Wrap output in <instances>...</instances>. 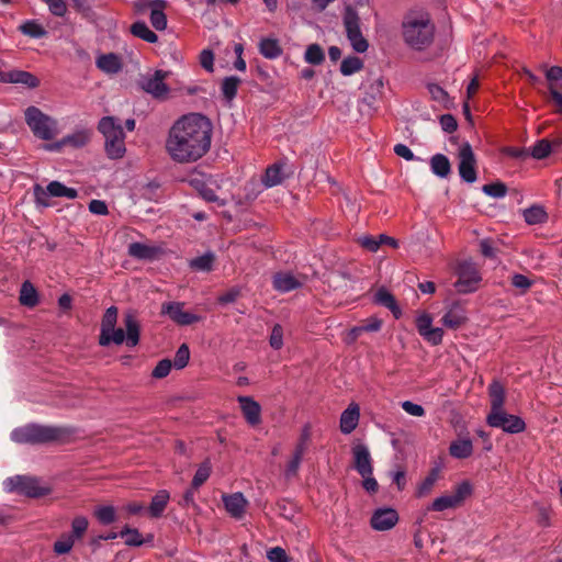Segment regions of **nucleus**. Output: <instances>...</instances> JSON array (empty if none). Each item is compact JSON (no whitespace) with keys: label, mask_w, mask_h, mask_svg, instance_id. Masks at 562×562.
Wrapping results in <instances>:
<instances>
[{"label":"nucleus","mask_w":562,"mask_h":562,"mask_svg":"<svg viewBox=\"0 0 562 562\" xmlns=\"http://www.w3.org/2000/svg\"><path fill=\"white\" fill-rule=\"evenodd\" d=\"M211 139L210 120L202 114L192 113L182 116L171 126L166 140V150L177 162H194L209 151Z\"/></svg>","instance_id":"1"},{"label":"nucleus","mask_w":562,"mask_h":562,"mask_svg":"<svg viewBox=\"0 0 562 562\" xmlns=\"http://www.w3.org/2000/svg\"><path fill=\"white\" fill-rule=\"evenodd\" d=\"M434 32L435 27L425 11H409L403 19V38L412 48L423 49L428 46L432 41Z\"/></svg>","instance_id":"2"},{"label":"nucleus","mask_w":562,"mask_h":562,"mask_svg":"<svg viewBox=\"0 0 562 562\" xmlns=\"http://www.w3.org/2000/svg\"><path fill=\"white\" fill-rule=\"evenodd\" d=\"M65 436L66 431L60 427L38 424H29L11 432V439L16 443H46L59 441Z\"/></svg>","instance_id":"3"},{"label":"nucleus","mask_w":562,"mask_h":562,"mask_svg":"<svg viewBox=\"0 0 562 562\" xmlns=\"http://www.w3.org/2000/svg\"><path fill=\"white\" fill-rule=\"evenodd\" d=\"M99 131L103 135L105 143V151L109 158L120 159L125 155V134L120 122L112 117L105 116L99 122Z\"/></svg>","instance_id":"4"},{"label":"nucleus","mask_w":562,"mask_h":562,"mask_svg":"<svg viewBox=\"0 0 562 562\" xmlns=\"http://www.w3.org/2000/svg\"><path fill=\"white\" fill-rule=\"evenodd\" d=\"M24 120L33 135L40 139L52 140L59 133L58 122L37 106H27Z\"/></svg>","instance_id":"5"},{"label":"nucleus","mask_w":562,"mask_h":562,"mask_svg":"<svg viewBox=\"0 0 562 562\" xmlns=\"http://www.w3.org/2000/svg\"><path fill=\"white\" fill-rule=\"evenodd\" d=\"M124 326L126 334L122 328H111L108 331L100 333L99 344L103 347L110 344L121 345L124 341L130 347H135L139 342L140 326L136 317L132 313L124 316Z\"/></svg>","instance_id":"6"},{"label":"nucleus","mask_w":562,"mask_h":562,"mask_svg":"<svg viewBox=\"0 0 562 562\" xmlns=\"http://www.w3.org/2000/svg\"><path fill=\"white\" fill-rule=\"evenodd\" d=\"M2 485L7 492H15L30 497L45 496L50 493L48 485L42 484L36 477L25 475L8 477L3 481Z\"/></svg>","instance_id":"7"},{"label":"nucleus","mask_w":562,"mask_h":562,"mask_svg":"<svg viewBox=\"0 0 562 562\" xmlns=\"http://www.w3.org/2000/svg\"><path fill=\"white\" fill-rule=\"evenodd\" d=\"M457 281L454 286L459 293H471L479 289L481 283V274L476 266L470 261L464 260L459 262L454 268Z\"/></svg>","instance_id":"8"},{"label":"nucleus","mask_w":562,"mask_h":562,"mask_svg":"<svg viewBox=\"0 0 562 562\" xmlns=\"http://www.w3.org/2000/svg\"><path fill=\"white\" fill-rule=\"evenodd\" d=\"M486 423L493 428H499L507 434H519L526 429L524 419L519 416L508 414L505 409L497 413H488Z\"/></svg>","instance_id":"9"},{"label":"nucleus","mask_w":562,"mask_h":562,"mask_svg":"<svg viewBox=\"0 0 562 562\" xmlns=\"http://www.w3.org/2000/svg\"><path fill=\"white\" fill-rule=\"evenodd\" d=\"M344 25L352 48L358 53H364L369 45L360 31L359 16L351 8L346 9Z\"/></svg>","instance_id":"10"},{"label":"nucleus","mask_w":562,"mask_h":562,"mask_svg":"<svg viewBox=\"0 0 562 562\" xmlns=\"http://www.w3.org/2000/svg\"><path fill=\"white\" fill-rule=\"evenodd\" d=\"M168 72L156 70L148 72L140 78V88L156 99H166L169 94V87L165 83Z\"/></svg>","instance_id":"11"},{"label":"nucleus","mask_w":562,"mask_h":562,"mask_svg":"<svg viewBox=\"0 0 562 562\" xmlns=\"http://www.w3.org/2000/svg\"><path fill=\"white\" fill-rule=\"evenodd\" d=\"M458 159L460 177L468 183L475 182V156L469 143L465 142L459 146Z\"/></svg>","instance_id":"12"},{"label":"nucleus","mask_w":562,"mask_h":562,"mask_svg":"<svg viewBox=\"0 0 562 562\" xmlns=\"http://www.w3.org/2000/svg\"><path fill=\"white\" fill-rule=\"evenodd\" d=\"M432 316L427 312H422L416 317V328L418 334L430 345L437 346L442 342L443 329L432 326Z\"/></svg>","instance_id":"13"},{"label":"nucleus","mask_w":562,"mask_h":562,"mask_svg":"<svg viewBox=\"0 0 562 562\" xmlns=\"http://www.w3.org/2000/svg\"><path fill=\"white\" fill-rule=\"evenodd\" d=\"M398 521V514L394 508L383 507L373 512L371 527L378 531L392 529Z\"/></svg>","instance_id":"14"},{"label":"nucleus","mask_w":562,"mask_h":562,"mask_svg":"<svg viewBox=\"0 0 562 562\" xmlns=\"http://www.w3.org/2000/svg\"><path fill=\"white\" fill-rule=\"evenodd\" d=\"M161 313L168 315L175 323L182 326L191 325L201 319L198 315L186 312L183 310V304L178 302L162 304Z\"/></svg>","instance_id":"15"},{"label":"nucleus","mask_w":562,"mask_h":562,"mask_svg":"<svg viewBox=\"0 0 562 562\" xmlns=\"http://www.w3.org/2000/svg\"><path fill=\"white\" fill-rule=\"evenodd\" d=\"M222 501L226 512L235 519H241L248 507V501L240 492L223 494Z\"/></svg>","instance_id":"16"},{"label":"nucleus","mask_w":562,"mask_h":562,"mask_svg":"<svg viewBox=\"0 0 562 562\" xmlns=\"http://www.w3.org/2000/svg\"><path fill=\"white\" fill-rule=\"evenodd\" d=\"M353 465L360 475H369L373 472L372 459L367 446L358 443L352 448Z\"/></svg>","instance_id":"17"},{"label":"nucleus","mask_w":562,"mask_h":562,"mask_svg":"<svg viewBox=\"0 0 562 562\" xmlns=\"http://www.w3.org/2000/svg\"><path fill=\"white\" fill-rule=\"evenodd\" d=\"M123 65V58L115 53L99 54L95 58L97 68L109 76L119 74Z\"/></svg>","instance_id":"18"},{"label":"nucleus","mask_w":562,"mask_h":562,"mask_svg":"<svg viewBox=\"0 0 562 562\" xmlns=\"http://www.w3.org/2000/svg\"><path fill=\"white\" fill-rule=\"evenodd\" d=\"M467 321V312L464 307L458 303L449 305L441 318L442 325L449 329H458L464 325Z\"/></svg>","instance_id":"19"},{"label":"nucleus","mask_w":562,"mask_h":562,"mask_svg":"<svg viewBox=\"0 0 562 562\" xmlns=\"http://www.w3.org/2000/svg\"><path fill=\"white\" fill-rule=\"evenodd\" d=\"M360 419V407L352 402L341 413L339 420L340 431L345 435L351 434L358 426Z\"/></svg>","instance_id":"20"},{"label":"nucleus","mask_w":562,"mask_h":562,"mask_svg":"<svg viewBox=\"0 0 562 562\" xmlns=\"http://www.w3.org/2000/svg\"><path fill=\"white\" fill-rule=\"evenodd\" d=\"M237 401L247 423L251 426L258 425L261 422V407L259 403L250 396H238Z\"/></svg>","instance_id":"21"},{"label":"nucleus","mask_w":562,"mask_h":562,"mask_svg":"<svg viewBox=\"0 0 562 562\" xmlns=\"http://www.w3.org/2000/svg\"><path fill=\"white\" fill-rule=\"evenodd\" d=\"M272 283L277 291L285 293L300 288L303 284V280L290 272H278L273 276Z\"/></svg>","instance_id":"22"},{"label":"nucleus","mask_w":562,"mask_h":562,"mask_svg":"<svg viewBox=\"0 0 562 562\" xmlns=\"http://www.w3.org/2000/svg\"><path fill=\"white\" fill-rule=\"evenodd\" d=\"M167 5L166 0H153L150 7V23L157 31H162L167 27V18L164 10Z\"/></svg>","instance_id":"23"},{"label":"nucleus","mask_w":562,"mask_h":562,"mask_svg":"<svg viewBox=\"0 0 562 562\" xmlns=\"http://www.w3.org/2000/svg\"><path fill=\"white\" fill-rule=\"evenodd\" d=\"M2 80L11 83H21L27 88H36L40 83L38 79L31 72L16 69L5 72Z\"/></svg>","instance_id":"24"},{"label":"nucleus","mask_w":562,"mask_h":562,"mask_svg":"<svg viewBox=\"0 0 562 562\" xmlns=\"http://www.w3.org/2000/svg\"><path fill=\"white\" fill-rule=\"evenodd\" d=\"M488 395L491 402L490 413H497L499 411H504L505 389L499 382L494 381L493 383L490 384Z\"/></svg>","instance_id":"25"},{"label":"nucleus","mask_w":562,"mask_h":562,"mask_svg":"<svg viewBox=\"0 0 562 562\" xmlns=\"http://www.w3.org/2000/svg\"><path fill=\"white\" fill-rule=\"evenodd\" d=\"M449 453L456 459H465L473 453V443L469 438H461L450 443Z\"/></svg>","instance_id":"26"},{"label":"nucleus","mask_w":562,"mask_h":562,"mask_svg":"<svg viewBox=\"0 0 562 562\" xmlns=\"http://www.w3.org/2000/svg\"><path fill=\"white\" fill-rule=\"evenodd\" d=\"M169 498L170 495L166 490L158 491L156 495L151 498L148 508L149 516L154 518L160 517L167 507Z\"/></svg>","instance_id":"27"},{"label":"nucleus","mask_w":562,"mask_h":562,"mask_svg":"<svg viewBox=\"0 0 562 562\" xmlns=\"http://www.w3.org/2000/svg\"><path fill=\"white\" fill-rule=\"evenodd\" d=\"M158 251V248L142 243H132L128 246V255L136 259H153Z\"/></svg>","instance_id":"28"},{"label":"nucleus","mask_w":562,"mask_h":562,"mask_svg":"<svg viewBox=\"0 0 562 562\" xmlns=\"http://www.w3.org/2000/svg\"><path fill=\"white\" fill-rule=\"evenodd\" d=\"M375 302L387 307L396 318L402 314L394 296L385 289H379L374 295Z\"/></svg>","instance_id":"29"},{"label":"nucleus","mask_w":562,"mask_h":562,"mask_svg":"<svg viewBox=\"0 0 562 562\" xmlns=\"http://www.w3.org/2000/svg\"><path fill=\"white\" fill-rule=\"evenodd\" d=\"M19 31L32 38H42L47 35L45 27L36 20H27L19 26Z\"/></svg>","instance_id":"30"},{"label":"nucleus","mask_w":562,"mask_h":562,"mask_svg":"<svg viewBox=\"0 0 562 562\" xmlns=\"http://www.w3.org/2000/svg\"><path fill=\"white\" fill-rule=\"evenodd\" d=\"M91 138V131L81 128L77 130L71 134H68L64 137V143H66V146H70L74 148H80L83 147Z\"/></svg>","instance_id":"31"},{"label":"nucleus","mask_w":562,"mask_h":562,"mask_svg":"<svg viewBox=\"0 0 562 562\" xmlns=\"http://www.w3.org/2000/svg\"><path fill=\"white\" fill-rule=\"evenodd\" d=\"M47 191L50 196L56 198H66L69 200H74L77 198L78 192L74 188L66 187L59 181H52L47 184Z\"/></svg>","instance_id":"32"},{"label":"nucleus","mask_w":562,"mask_h":562,"mask_svg":"<svg viewBox=\"0 0 562 562\" xmlns=\"http://www.w3.org/2000/svg\"><path fill=\"white\" fill-rule=\"evenodd\" d=\"M259 52L266 58L274 59L281 55L282 49L277 40L267 37L260 41Z\"/></svg>","instance_id":"33"},{"label":"nucleus","mask_w":562,"mask_h":562,"mask_svg":"<svg viewBox=\"0 0 562 562\" xmlns=\"http://www.w3.org/2000/svg\"><path fill=\"white\" fill-rule=\"evenodd\" d=\"M430 168L431 171L440 178H446L451 170L449 159L442 154H437L431 157Z\"/></svg>","instance_id":"34"},{"label":"nucleus","mask_w":562,"mask_h":562,"mask_svg":"<svg viewBox=\"0 0 562 562\" xmlns=\"http://www.w3.org/2000/svg\"><path fill=\"white\" fill-rule=\"evenodd\" d=\"M439 477L438 470H431L430 473L417 485L416 497L423 498L431 493Z\"/></svg>","instance_id":"35"},{"label":"nucleus","mask_w":562,"mask_h":562,"mask_svg":"<svg viewBox=\"0 0 562 562\" xmlns=\"http://www.w3.org/2000/svg\"><path fill=\"white\" fill-rule=\"evenodd\" d=\"M20 302L24 306L33 307L38 302V295L36 289L29 281H25L20 291Z\"/></svg>","instance_id":"36"},{"label":"nucleus","mask_w":562,"mask_h":562,"mask_svg":"<svg viewBox=\"0 0 562 562\" xmlns=\"http://www.w3.org/2000/svg\"><path fill=\"white\" fill-rule=\"evenodd\" d=\"M131 32L134 36L139 37L148 43H156L157 35L148 27L143 21H137L131 26Z\"/></svg>","instance_id":"37"},{"label":"nucleus","mask_w":562,"mask_h":562,"mask_svg":"<svg viewBox=\"0 0 562 562\" xmlns=\"http://www.w3.org/2000/svg\"><path fill=\"white\" fill-rule=\"evenodd\" d=\"M283 172L282 168L278 165H273L269 168H267L266 173L262 178V183L266 188H272L274 186H278L283 180Z\"/></svg>","instance_id":"38"},{"label":"nucleus","mask_w":562,"mask_h":562,"mask_svg":"<svg viewBox=\"0 0 562 562\" xmlns=\"http://www.w3.org/2000/svg\"><path fill=\"white\" fill-rule=\"evenodd\" d=\"M522 216L529 225L541 224L547 220V213L541 206H531L524 210Z\"/></svg>","instance_id":"39"},{"label":"nucleus","mask_w":562,"mask_h":562,"mask_svg":"<svg viewBox=\"0 0 562 562\" xmlns=\"http://www.w3.org/2000/svg\"><path fill=\"white\" fill-rule=\"evenodd\" d=\"M93 514L102 525H110L116 519V510L112 505L98 506Z\"/></svg>","instance_id":"40"},{"label":"nucleus","mask_w":562,"mask_h":562,"mask_svg":"<svg viewBox=\"0 0 562 562\" xmlns=\"http://www.w3.org/2000/svg\"><path fill=\"white\" fill-rule=\"evenodd\" d=\"M456 507H458V504L456 503L451 493H446L435 498L428 509L434 512H445L447 509H452Z\"/></svg>","instance_id":"41"},{"label":"nucleus","mask_w":562,"mask_h":562,"mask_svg":"<svg viewBox=\"0 0 562 562\" xmlns=\"http://www.w3.org/2000/svg\"><path fill=\"white\" fill-rule=\"evenodd\" d=\"M75 542V536H71L70 533H63L54 543V552L58 555L67 554L74 548Z\"/></svg>","instance_id":"42"},{"label":"nucleus","mask_w":562,"mask_h":562,"mask_svg":"<svg viewBox=\"0 0 562 562\" xmlns=\"http://www.w3.org/2000/svg\"><path fill=\"white\" fill-rule=\"evenodd\" d=\"M211 472L212 465L209 460L201 463L192 479V488H199L202 484H204L210 477Z\"/></svg>","instance_id":"43"},{"label":"nucleus","mask_w":562,"mask_h":562,"mask_svg":"<svg viewBox=\"0 0 562 562\" xmlns=\"http://www.w3.org/2000/svg\"><path fill=\"white\" fill-rule=\"evenodd\" d=\"M312 437V427L310 424H306L302 427L297 442L295 445L294 451L299 454H305L308 449V445Z\"/></svg>","instance_id":"44"},{"label":"nucleus","mask_w":562,"mask_h":562,"mask_svg":"<svg viewBox=\"0 0 562 562\" xmlns=\"http://www.w3.org/2000/svg\"><path fill=\"white\" fill-rule=\"evenodd\" d=\"M363 66L362 60L359 57L350 56L346 57L340 65V71L344 76H351L359 71Z\"/></svg>","instance_id":"45"},{"label":"nucleus","mask_w":562,"mask_h":562,"mask_svg":"<svg viewBox=\"0 0 562 562\" xmlns=\"http://www.w3.org/2000/svg\"><path fill=\"white\" fill-rule=\"evenodd\" d=\"M214 262V255L212 252H206L198 258H194L190 261L191 268L198 271H211Z\"/></svg>","instance_id":"46"},{"label":"nucleus","mask_w":562,"mask_h":562,"mask_svg":"<svg viewBox=\"0 0 562 562\" xmlns=\"http://www.w3.org/2000/svg\"><path fill=\"white\" fill-rule=\"evenodd\" d=\"M552 147L547 139L537 142L529 151V156L535 159H543L551 154Z\"/></svg>","instance_id":"47"},{"label":"nucleus","mask_w":562,"mask_h":562,"mask_svg":"<svg viewBox=\"0 0 562 562\" xmlns=\"http://www.w3.org/2000/svg\"><path fill=\"white\" fill-rule=\"evenodd\" d=\"M472 493V485L468 481H463L459 483L454 490L451 492L452 497L454 498L458 506H460L465 498H468Z\"/></svg>","instance_id":"48"},{"label":"nucleus","mask_w":562,"mask_h":562,"mask_svg":"<svg viewBox=\"0 0 562 562\" xmlns=\"http://www.w3.org/2000/svg\"><path fill=\"white\" fill-rule=\"evenodd\" d=\"M239 83V78L235 76L227 77L223 80L222 92L227 100L231 101L235 98Z\"/></svg>","instance_id":"49"},{"label":"nucleus","mask_w":562,"mask_h":562,"mask_svg":"<svg viewBox=\"0 0 562 562\" xmlns=\"http://www.w3.org/2000/svg\"><path fill=\"white\" fill-rule=\"evenodd\" d=\"M384 81L382 78L372 79L367 86V99L371 102L382 97Z\"/></svg>","instance_id":"50"},{"label":"nucleus","mask_w":562,"mask_h":562,"mask_svg":"<svg viewBox=\"0 0 562 562\" xmlns=\"http://www.w3.org/2000/svg\"><path fill=\"white\" fill-rule=\"evenodd\" d=\"M120 537L124 538L125 544L130 547H139L144 543V539L137 529L125 527Z\"/></svg>","instance_id":"51"},{"label":"nucleus","mask_w":562,"mask_h":562,"mask_svg":"<svg viewBox=\"0 0 562 562\" xmlns=\"http://www.w3.org/2000/svg\"><path fill=\"white\" fill-rule=\"evenodd\" d=\"M305 60L312 65H319L324 60V52L317 44L310 45L304 55Z\"/></svg>","instance_id":"52"},{"label":"nucleus","mask_w":562,"mask_h":562,"mask_svg":"<svg viewBox=\"0 0 562 562\" xmlns=\"http://www.w3.org/2000/svg\"><path fill=\"white\" fill-rule=\"evenodd\" d=\"M117 322V308L115 306L109 307L102 318L100 333L108 331L115 327Z\"/></svg>","instance_id":"53"},{"label":"nucleus","mask_w":562,"mask_h":562,"mask_svg":"<svg viewBox=\"0 0 562 562\" xmlns=\"http://www.w3.org/2000/svg\"><path fill=\"white\" fill-rule=\"evenodd\" d=\"M428 91L436 102L440 105L447 108L449 105V97L448 93L438 85L431 83L428 86Z\"/></svg>","instance_id":"54"},{"label":"nucleus","mask_w":562,"mask_h":562,"mask_svg":"<svg viewBox=\"0 0 562 562\" xmlns=\"http://www.w3.org/2000/svg\"><path fill=\"white\" fill-rule=\"evenodd\" d=\"M88 525H89L88 519L83 516H78V517L74 518V520L71 522V533L70 535L75 536L76 540L81 539L88 529Z\"/></svg>","instance_id":"55"},{"label":"nucleus","mask_w":562,"mask_h":562,"mask_svg":"<svg viewBox=\"0 0 562 562\" xmlns=\"http://www.w3.org/2000/svg\"><path fill=\"white\" fill-rule=\"evenodd\" d=\"M190 360V350L189 347L183 344L181 345L175 356L173 366L176 369H183L187 367L188 362Z\"/></svg>","instance_id":"56"},{"label":"nucleus","mask_w":562,"mask_h":562,"mask_svg":"<svg viewBox=\"0 0 562 562\" xmlns=\"http://www.w3.org/2000/svg\"><path fill=\"white\" fill-rule=\"evenodd\" d=\"M482 191L492 198H503L506 195L507 189L506 186L502 182H494L490 184H485L482 188Z\"/></svg>","instance_id":"57"},{"label":"nucleus","mask_w":562,"mask_h":562,"mask_svg":"<svg viewBox=\"0 0 562 562\" xmlns=\"http://www.w3.org/2000/svg\"><path fill=\"white\" fill-rule=\"evenodd\" d=\"M47 7L49 12L56 16H64L67 12V5L65 0H43Z\"/></svg>","instance_id":"58"},{"label":"nucleus","mask_w":562,"mask_h":562,"mask_svg":"<svg viewBox=\"0 0 562 562\" xmlns=\"http://www.w3.org/2000/svg\"><path fill=\"white\" fill-rule=\"evenodd\" d=\"M172 368V362L168 359L160 360L155 369L153 370V376L156 379H162L167 376Z\"/></svg>","instance_id":"59"},{"label":"nucleus","mask_w":562,"mask_h":562,"mask_svg":"<svg viewBox=\"0 0 562 562\" xmlns=\"http://www.w3.org/2000/svg\"><path fill=\"white\" fill-rule=\"evenodd\" d=\"M270 346L273 349H281L283 346V329L280 325H274L270 335Z\"/></svg>","instance_id":"60"},{"label":"nucleus","mask_w":562,"mask_h":562,"mask_svg":"<svg viewBox=\"0 0 562 562\" xmlns=\"http://www.w3.org/2000/svg\"><path fill=\"white\" fill-rule=\"evenodd\" d=\"M302 459H303V454L293 452V454H292L291 459L289 460L286 468H285V475L288 477L293 476L297 473Z\"/></svg>","instance_id":"61"},{"label":"nucleus","mask_w":562,"mask_h":562,"mask_svg":"<svg viewBox=\"0 0 562 562\" xmlns=\"http://www.w3.org/2000/svg\"><path fill=\"white\" fill-rule=\"evenodd\" d=\"M200 64L209 72L214 70V54L211 49H203L200 53Z\"/></svg>","instance_id":"62"},{"label":"nucleus","mask_w":562,"mask_h":562,"mask_svg":"<svg viewBox=\"0 0 562 562\" xmlns=\"http://www.w3.org/2000/svg\"><path fill=\"white\" fill-rule=\"evenodd\" d=\"M401 406L411 416L422 417L425 415L424 407L422 405L413 403L411 401L402 402Z\"/></svg>","instance_id":"63"},{"label":"nucleus","mask_w":562,"mask_h":562,"mask_svg":"<svg viewBox=\"0 0 562 562\" xmlns=\"http://www.w3.org/2000/svg\"><path fill=\"white\" fill-rule=\"evenodd\" d=\"M269 562H289L286 552L281 547H274L267 552Z\"/></svg>","instance_id":"64"}]
</instances>
